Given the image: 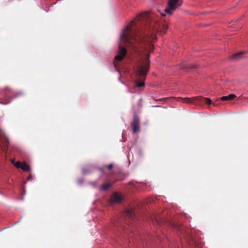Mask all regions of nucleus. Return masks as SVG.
I'll list each match as a JSON object with an SVG mask.
<instances>
[{"label": "nucleus", "instance_id": "nucleus-1", "mask_svg": "<svg viewBox=\"0 0 248 248\" xmlns=\"http://www.w3.org/2000/svg\"><path fill=\"white\" fill-rule=\"evenodd\" d=\"M168 29L167 24L152 20L148 12L137 16L129 23L121 34V40L126 44L139 43L141 41L152 42L156 40V32L165 33Z\"/></svg>", "mask_w": 248, "mask_h": 248}, {"label": "nucleus", "instance_id": "nucleus-2", "mask_svg": "<svg viewBox=\"0 0 248 248\" xmlns=\"http://www.w3.org/2000/svg\"><path fill=\"white\" fill-rule=\"evenodd\" d=\"M150 55L147 56V59L138 66L136 71V75L137 79L139 80L135 81L134 86L136 87H145V80L146 76L150 69Z\"/></svg>", "mask_w": 248, "mask_h": 248}, {"label": "nucleus", "instance_id": "nucleus-3", "mask_svg": "<svg viewBox=\"0 0 248 248\" xmlns=\"http://www.w3.org/2000/svg\"><path fill=\"white\" fill-rule=\"evenodd\" d=\"M3 93L7 99L4 102H0V103L6 105L9 104L13 99L24 95L25 93L23 91H13L9 88L6 87L3 91Z\"/></svg>", "mask_w": 248, "mask_h": 248}, {"label": "nucleus", "instance_id": "nucleus-4", "mask_svg": "<svg viewBox=\"0 0 248 248\" xmlns=\"http://www.w3.org/2000/svg\"><path fill=\"white\" fill-rule=\"evenodd\" d=\"M181 4L182 3L180 0H169L168 7L165 8L164 11L166 14L171 15Z\"/></svg>", "mask_w": 248, "mask_h": 248}, {"label": "nucleus", "instance_id": "nucleus-5", "mask_svg": "<svg viewBox=\"0 0 248 248\" xmlns=\"http://www.w3.org/2000/svg\"><path fill=\"white\" fill-rule=\"evenodd\" d=\"M191 233V236L190 239L191 240L192 244L195 246L196 248H202L203 246V244L202 242L199 241L198 238L200 234L199 231L193 230Z\"/></svg>", "mask_w": 248, "mask_h": 248}, {"label": "nucleus", "instance_id": "nucleus-6", "mask_svg": "<svg viewBox=\"0 0 248 248\" xmlns=\"http://www.w3.org/2000/svg\"><path fill=\"white\" fill-rule=\"evenodd\" d=\"M132 132L133 133H136L140 130V119L136 113L134 114L133 120L131 124Z\"/></svg>", "mask_w": 248, "mask_h": 248}, {"label": "nucleus", "instance_id": "nucleus-7", "mask_svg": "<svg viewBox=\"0 0 248 248\" xmlns=\"http://www.w3.org/2000/svg\"><path fill=\"white\" fill-rule=\"evenodd\" d=\"M124 216L125 217V223L128 225L129 221L127 220L129 219L130 221H133L135 217V214L133 210L131 208L125 210L124 213ZM129 223L131 224L132 223L129 222Z\"/></svg>", "mask_w": 248, "mask_h": 248}, {"label": "nucleus", "instance_id": "nucleus-8", "mask_svg": "<svg viewBox=\"0 0 248 248\" xmlns=\"http://www.w3.org/2000/svg\"><path fill=\"white\" fill-rule=\"evenodd\" d=\"M127 53L126 49L121 45H119L118 54L115 56V60L119 62L122 61Z\"/></svg>", "mask_w": 248, "mask_h": 248}, {"label": "nucleus", "instance_id": "nucleus-9", "mask_svg": "<svg viewBox=\"0 0 248 248\" xmlns=\"http://www.w3.org/2000/svg\"><path fill=\"white\" fill-rule=\"evenodd\" d=\"M122 198L121 197V196L117 193H113L112 196H111L110 198V202L111 203H119L121 201Z\"/></svg>", "mask_w": 248, "mask_h": 248}, {"label": "nucleus", "instance_id": "nucleus-10", "mask_svg": "<svg viewBox=\"0 0 248 248\" xmlns=\"http://www.w3.org/2000/svg\"><path fill=\"white\" fill-rule=\"evenodd\" d=\"M244 54V52H239L235 53L230 56L229 58L230 60L237 61L240 59L242 58L243 54Z\"/></svg>", "mask_w": 248, "mask_h": 248}, {"label": "nucleus", "instance_id": "nucleus-11", "mask_svg": "<svg viewBox=\"0 0 248 248\" xmlns=\"http://www.w3.org/2000/svg\"><path fill=\"white\" fill-rule=\"evenodd\" d=\"M236 97V95L234 94H230L227 96H224L221 97V99L222 101L232 100Z\"/></svg>", "mask_w": 248, "mask_h": 248}, {"label": "nucleus", "instance_id": "nucleus-12", "mask_svg": "<svg viewBox=\"0 0 248 248\" xmlns=\"http://www.w3.org/2000/svg\"><path fill=\"white\" fill-rule=\"evenodd\" d=\"M113 185V184L110 183H105L103 184L100 187V189L102 190L106 191L108 190Z\"/></svg>", "mask_w": 248, "mask_h": 248}, {"label": "nucleus", "instance_id": "nucleus-13", "mask_svg": "<svg viewBox=\"0 0 248 248\" xmlns=\"http://www.w3.org/2000/svg\"><path fill=\"white\" fill-rule=\"evenodd\" d=\"M23 170L28 171L30 170V166L25 162L22 163L21 168Z\"/></svg>", "mask_w": 248, "mask_h": 248}, {"label": "nucleus", "instance_id": "nucleus-14", "mask_svg": "<svg viewBox=\"0 0 248 248\" xmlns=\"http://www.w3.org/2000/svg\"><path fill=\"white\" fill-rule=\"evenodd\" d=\"M113 225L119 228H122V229H123L124 231L125 229V226H124L123 225L121 224L120 222V221L119 220H117V221H115V222L113 223Z\"/></svg>", "mask_w": 248, "mask_h": 248}, {"label": "nucleus", "instance_id": "nucleus-15", "mask_svg": "<svg viewBox=\"0 0 248 248\" xmlns=\"http://www.w3.org/2000/svg\"><path fill=\"white\" fill-rule=\"evenodd\" d=\"M149 49L150 52H152L154 49V46L152 43H149Z\"/></svg>", "mask_w": 248, "mask_h": 248}, {"label": "nucleus", "instance_id": "nucleus-16", "mask_svg": "<svg viewBox=\"0 0 248 248\" xmlns=\"http://www.w3.org/2000/svg\"><path fill=\"white\" fill-rule=\"evenodd\" d=\"M22 165V163L20 162L19 161L16 162L14 165L18 169L21 168V166Z\"/></svg>", "mask_w": 248, "mask_h": 248}, {"label": "nucleus", "instance_id": "nucleus-17", "mask_svg": "<svg viewBox=\"0 0 248 248\" xmlns=\"http://www.w3.org/2000/svg\"><path fill=\"white\" fill-rule=\"evenodd\" d=\"M205 103L207 104H211L212 103V100L209 98H205Z\"/></svg>", "mask_w": 248, "mask_h": 248}, {"label": "nucleus", "instance_id": "nucleus-18", "mask_svg": "<svg viewBox=\"0 0 248 248\" xmlns=\"http://www.w3.org/2000/svg\"><path fill=\"white\" fill-rule=\"evenodd\" d=\"M113 167V165L112 164H110L108 165H107L105 166V168L108 169V170H111Z\"/></svg>", "mask_w": 248, "mask_h": 248}, {"label": "nucleus", "instance_id": "nucleus-19", "mask_svg": "<svg viewBox=\"0 0 248 248\" xmlns=\"http://www.w3.org/2000/svg\"><path fill=\"white\" fill-rule=\"evenodd\" d=\"M142 99L141 98H140V99H139V100L138 101V105L139 106V107H141L142 106Z\"/></svg>", "mask_w": 248, "mask_h": 248}, {"label": "nucleus", "instance_id": "nucleus-20", "mask_svg": "<svg viewBox=\"0 0 248 248\" xmlns=\"http://www.w3.org/2000/svg\"><path fill=\"white\" fill-rule=\"evenodd\" d=\"M166 99H167L166 98H161L157 99V100H156V101H162L166 100Z\"/></svg>", "mask_w": 248, "mask_h": 248}, {"label": "nucleus", "instance_id": "nucleus-21", "mask_svg": "<svg viewBox=\"0 0 248 248\" xmlns=\"http://www.w3.org/2000/svg\"><path fill=\"white\" fill-rule=\"evenodd\" d=\"M186 99H187V103H191V98H188V97H187V98H186Z\"/></svg>", "mask_w": 248, "mask_h": 248}, {"label": "nucleus", "instance_id": "nucleus-22", "mask_svg": "<svg viewBox=\"0 0 248 248\" xmlns=\"http://www.w3.org/2000/svg\"><path fill=\"white\" fill-rule=\"evenodd\" d=\"M127 93H131L132 92L131 91V90L129 89V88H128V90H127Z\"/></svg>", "mask_w": 248, "mask_h": 248}, {"label": "nucleus", "instance_id": "nucleus-23", "mask_svg": "<svg viewBox=\"0 0 248 248\" xmlns=\"http://www.w3.org/2000/svg\"><path fill=\"white\" fill-rule=\"evenodd\" d=\"M160 14H161V15L162 16H164L166 15V14H165L160 13Z\"/></svg>", "mask_w": 248, "mask_h": 248}, {"label": "nucleus", "instance_id": "nucleus-24", "mask_svg": "<svg viewBox=\"0 0 248 248\" xmlns=\"http://www.w3.org/2000/svg\"><path fill=\"white\" fill-rule=\"evenodd\" d=\"M186 219H187V221H190V220L189 219V217H187Z\"/></svg>", "mask_w": 248, "mask_h": 248}, {"label": "nucleus", "instance_id": "nucleus-25", "mask_svg": "<svg viewBox=\"0 0 248 248\" xmlns=\"http://www.w3.org/2000/svg\"><path fill=\"white\" fill-rule=\"evenodd\" d=\"M153 99L155 101H156V100H157V99H155V98H154V97H153Z\"/></svg>", "mask_w": 248, "mask_h": 248}]
</instances>
